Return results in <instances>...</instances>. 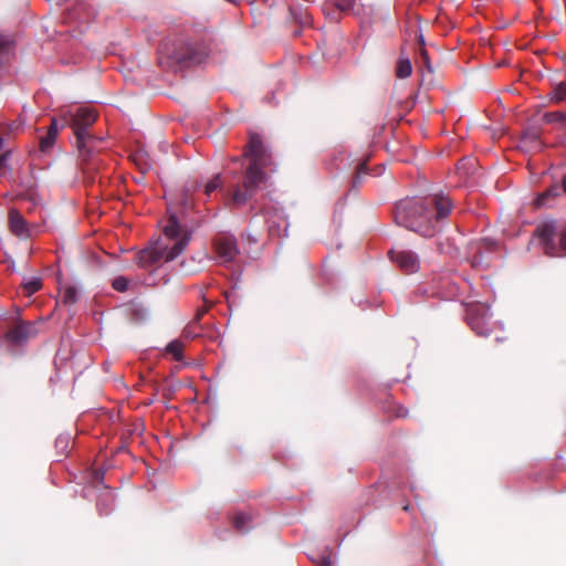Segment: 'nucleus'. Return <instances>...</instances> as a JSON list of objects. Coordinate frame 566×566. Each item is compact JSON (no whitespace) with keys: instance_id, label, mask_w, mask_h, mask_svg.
Listing matches in <instances>:
<instances>
[{"instance_id":"1a4fd4ad","label":"nucleus","mask_w":566,"mask_h":566,"mask_svg":"<svg viewBox=\"0 0 566 566\" xmlns=\"http://www.w3.org/2000/svg\"><path fill=\"white\" fill-rule=\"evenodd\" d=\"M391 260L406 273H415L419 270L418 255L409 250H391Z\"/></svg>"},{"instance_id":"4be33fe9","label":"nucleus","mask_w":566,"mask_h":566,"mask_svg":"<svg viewBox=\"0 0 566 566\" xmlns=\"http://www.w3.org/2000/svg\"><path fill=\"white\" fill-rule=\"evenodd\" d=\"M549 99L553 103H560L566 99V82H560L553 87Z\"/></svg>"},{"instance_id":"39448f33","label":"nucleus","mask_w":566,"mask_h":566,"mask_svg":"<svg viewBox=\"0 0 566 566\" xmlns=\"http://www.w3.org/2000/svg\"><path fill=\"white\" fill-rule=\"evenodd\" d=\"M496 249L495 241L491 239H483L476 242H472L468 250V261L474 269H485L489 262L484 255V252H493Z\"/></svg>"},{"instance_id":"f704fd0d","label":"nucleus","mask_w":566,"mask_h":566,"mask_svg":"<svg viewBox=\"0 0 566 566\" xmlns=\"http://www.w3.org/2000/svg\"><path fill=\"white\" fill-rule=\"evenodd\" d=\"M524 138L530 139V140H537L538 135L536 133H527V134H525Z\"/></svg>"},{"instance_id":"473e14b6","label":"nucleus","mask_w":566,"mask_h":566,"mask_svg":"<svg viewBox=\"0 0 566 566\" xmlns=\"http://www.w3.org/2000/svg\"><path fill=\"white\" fill-rule=\"evenodd\" d=\"M396 416L398 418H406L408 416V410L406 408H403V407H399L397 409Z\"/></svg>"},{"instance_id":"4468645a","label":"nucleus","mask_w":566,"mask_h":566,"mask_svg":"<svg viewBox=\"0 0 566 566\" xmlns=\"http://www.w3.org/2000/svg\"><path fill=\"white\" fill-rule=\"evenodd\" d=\"M199 187L200 185L197 181H192L187 184L179 193L178 205L180 206L182 213H186L193 208V193Z\"/></svg>"},{"instance_id":"f257e3e1","label":"nucleus","mask_w":566,"mask_h":566,"mask_svg":"<svg viewBox=\"0 0 566 566\" xmlns=\"http://www.w3.org/2000/svg\"><path fill=\"white\" fill-rule=\"evenodd\" d=\"M452 210L451 200L442 195L426 198H406L396 203L395 222L424 238H431L439 231V222Z\"/></svg>"},{"instance_id":"f3484780","label":"nucleus","mask_w":566,"mask_h":566,"mask_svg":"<svg viewBox=\"0 0 566 566\" xmlns=\"http://www.w3.org/2000/svg\"><path fill=\"white\" fill-rule=\"evenodd\" d=\"M57 123L55 118L51 119V125L48 129V133L45 136H42L40 138V149L41 151H48L55 143L56 136H57Z\"/></svg>"},{"instance_id":"393cba45","label":"nucleus","mask_w":566,"mask_h":566,"mask_svg":"<svg viewBox=\"0 0 566 566\" xmlns=\"http://www.w3.org/2000/svg\"><path fill=\"white\" fill-rule=\"evenodd\" d=\"M222 186V179H221V175L220 174H217L212 177L211 180H209L206 185H205V195L206 196H210L213 191H216L217 189L221 188Z\"/></svg>"},{"instance_id":"a211bd4d","label":"nucleus","mask_w":566,"mask_h":566,"mask_svg":"<svg viewBox=\"0 0 566 566\" xmlns=\"http://www.w3.org/2000/svg\"><path fill=\"white\" fill-rule=\"evenodd\" d=\"M251 516L244 512H239L232 517V525L239 533H247L250 528Z\"/></svg>"},{"instance_id":"bb28decb","label":"nucleus","mask_w":566,"mask_h":566,"mask_svg":"<svg viewBox=\"0 0 566 566\" xmlns=\"http://www.w3.org/2000/svg\"><path fill=\"white\" fill-rule=\"evenodd\" d=\"M543 118L546 123H566V114L563 112H548Z\"/></svg>"},{"instance_id":"dca6fc26","label":"nucleus","mask_w":566,"mask_h":566,"mask_svg":"<svg viewBox=\"0 0 566 566\" xmlns=\"http://www.w3.org/2000/svg\"><path fill=\"white\" fill-rule=\"evenodd\" d=\"M164 233L168 239L176 240V242L181 240L185 235L190 240L189 234L180 228L176 216L169 217L167 224L164 228Z\"/></svg>"},{"instance_id":"f8f14e48","label":"nucleus","mask_w":566,"mask_h":566,"mask_svg":"<svg viewBox=\"0 0 566 566\" xmlns=\"http://www.w3.org/2000/svg\"><path fill=\"white\" fill-rule=\"evenodd\" d=\"M536 234L543 243L545 253L552 256L558 255V248L555 245V227L553 222L544 223L536 229Z\"/></svg>"},{"instance_id":"5701e85b","label":"nucleus","mask_w":566,"mask_h":566,"mask_svg":"<svg viewBox=\"0 0 566 566\" xmlns=\"http://www.w3.org/2000/svg\"><path fill=\"white\" fill-rule=\"evenodd\" d=\"M166 352L170 354L175 360L180 361L182 360V352H184V344L179 339H175L170 342L166 346Z\"/></svg>"},{"instance_id":"6e6552de","label":"nucleus","mask_w":566,"mask_h":566,"mask_svg":"<svg viewBox=\"0 0 566 566\" xmlns=\"http://www.w3.org/2000/svg\"><path fill=\"white\" fill-rule=\"evenodd\" d=\"M214 251L223 262H232L239 254L237 239L233 235L220 234L214 240Z\"/></svg>"},{"instance_id":"2f4dec72","label":"nucleus","mask_w":566,"mask_h":566,"mask_svg":"<svg viewBox=\"0 0 566 566\" xmlns=\"http://www.w3.org/2000/svg\"><path fill=\"white\" fill-rule=\"evenodd\" d=\"M9 156H10V153H4V154L0 155V171L7 167Z\"/></svg>"},{"instance_id":"ddd939ff","label":"nucleus","mask_w":566,"mask_h":566,"mask_svg":"<svg viewBox=\"0 0 566 566\" xmlns=\"http://www.w3.org/2000/svg\"><path fill=\"white\" fill-rule=\"evenodd\" d=\"M14 42L9 38H0V77L8 73V67L13 59Z\"/></svg>"},{"instance_id":"6ab92c4d","label":"nucleus","mask_w":566,"mask_h":566,"mask_svg":"<svg viewBox=\"0 0 566 566\" xmlns=\"http://www.w3.org/2000/svg\"><path fill=\"white\" fill-rule=\"evenodd\" d=\"M77 296L76 287L67 285L60 293V302L63 305L71 306L77 302Z\"/></svg>"},{"instance_id":"cd10ccee","label":"nucleus","mask_w":566,"mask_h":566,"mask_svg":"<svg viewBox=\"0 0 566 566\" xmlns=\"http://www.w3.org/2000/svg\"><path fill=\"white\" fill-rule=\"evenodd\" d=\"M112 286L117 292H125L128 287V281L124 276H117L114 279Z\"/></svg>"},{"instance_id":"9b49d317","label":"nucleus","mask_w":566,"mask_h":566,"mask_svg":"<svg viewBox=\"0 0 566 566\" xmlns=\"http://www.w3.org/2000/svg\"><path fill=\"white\" fill-rule=\"evenodd\" d=\"M488 312L489 308L482 306L471 307L468 311L469 324L471 328L480 336L489 335V328L486 327Z\"/></svg>"},{"instance_id":"aec40b11","label":"nucleus","mask_w":566,"mask_h":566,"mask_svg":"<svg viewBox=\"0 0 566 566\" xmlns=\"http://www.w3.org/2000/svg\"><path fill=\"white\" fill-rule=\"evenodd\" d=\"M558 195H559V187L557 185H554L537 196V198L535 200V205L537 207L546 206L548 203L549 199L556 198Z\"/></svg>"},{"instance_id":"c756f323","label":"nucleus","mask_w":566,"mask_h":566,"mask_svg":"<svg viewBox=\"0 0 566 566\" xmlns=\"http://www.w3.org/2000/svg\"><path fill=\"white\" fill-rule=\"evenodd\" d=\"M558 250H562L566 253V226L559 232V247Z\"/></svg>"},{"instance_id":"7c9ffc66","label":"nucleus","mask_w":566,"mask_h":566,"mask_svg":"<svg viewBox=\"0 0 566 566\" xmlns=\"http://www.w3.org/2000/svg\"><path fill=\"white\" fill-rule=\"evenodd\" d=\"M171 59H172L176 63H178V64H184V63H186V61H187L188 59H190V57H189V56H186V55H180V54H178L177 52H175V53L172 54Z\"/></svg>"},{"instance_id":"b1692460","label":"nucleus","mask_w":566,"mask_h":566,"mask_svg":"<svg viewBox=\"0 0 566 566\" xmlns=\"http://www.w3.org/2000/svg\"><path fill=\"white\" fill-rule=\"evenodd\" d=\"M24 295L31 296L42 287V282L38 277H32L22 284Z\"/></svg>"},{"instance_id":"c9c22d12","label":"nucleus","mask_w":566,"mask_h":566,"mask_svg":"<svg viewBox=\"0 0 566 566\" xmlns=\"http://www.w3.org/2000/svg\"><path fill=\"white\" fill-rule=\"evenodd\" d=\"M319 566H332L331 560L328 558H323Z\"/></svg>"},{"instance_id":"0eeeda50","label":"nucleus","mask_w":566,"mask_h":566,"mask_svg":"<svg viewBox=\"0 0 566 566\" xmlns=\"http://www.w3.org/2000/svg\"><path fill=\"white\" fill-rule=\"evenodd\" d=\"M8 227L10 232L19 239L27 240L32 237L33 226L15 208H11L8 212Z\"/></svg>"},{"instance_id":"2eb2a0df","label":"nucleus","mask_w":566,"mask_h":566,"mask_svg":"<svg viewBox=\"0 0 566 566\" xmlns=\"http://www.w3.org/2000/svg\"><path fill=\"white\" fill-rule=\"evenodd\" d=\"M289 12L291 20L300 25H310L312 22V18L307 12V9L300 1L291 3Z\"/></svg>"},{"instance_id":"f03ea898","label":"nucleus","mask_w":566,"mask_h":566,"mask_svg":"<svg viewBox=\"0 0 566 566\" xmlns=\"http://www.w3.org/2000/svg\"><path fill=\"white\" fill-rule=\"evenodd\" d=\"M243 157L249 160V165L243 170L242 177L228 189L229 205L235 208L247 205L252 199L266 180L264 170L272 164L271 154L256 133L249 134Z\"/></svg>"},{"instance_id":"412c9836","label":"nucleus","mask_w":566,"mask_h":566,"mask_svg":"<svg viewBox=\"0 0 566 566\" xmlns=\"http://www.w3.org/2000/svg\"><path fill=\"white\" fill-rule=\"evenodd\" d=\"M412 73V65L409 59L400 57L396 65V75L399 78L409 77Z\"/></svg>"},{"instance_id":"423d86ee","label":"nucleus","mask_w":566,"mask_h":566,"mask_svg":"<svg viewBox=\"0 0 566 566\" xmlns=\"http://www.w3.org/2000/svg\"><path fill=\"white\" fill-rule=\"evenodd\" d=\"M38 335L35 323L19 321L6 333V339L12 345H21Z\"/></svg>"},{"instance_id":"72a5a7b5","label":"nucleus","mask_w":566,"mask_h":566,"mask_svg":"<svg viewBox=\"0 0 566 566\" xmlns=\"http://www.w3.org/2000/svg\"><path fill=\"white\" fill-rule=\"evenodd\" d=\"M208 308L209 306H206V307H202V308H199L197 311V315H196V318L199 321L201 319V317L208 312Z\"/></svg>"},{"instance_id":"e433bc0d","label":"nucleus","mask_w":566,"mask_h":566,"mask_svg":"<svg viewBox=\"0 0 566 566\" xmlns=\"http://www.w3.org/2000/svg\"><path fill=\"white\" fill-rule=\"evenodd\" d=\"M562 187H563L564 192H566V175L562 179Z\"/></svg>"},{"instance_id":"7ed1b4c3","label":"nucleus","mask_w":566,"mask_h":566,"mask_svg":"<svg viewBox=\"0 0 566 566\" xmlns=\"http://www.w3.org/2000/svg\"><path fill=\"white\" fill-rule=\"evenodd\" d=\"M96 119V112L88 107H78L75 112L69 113L67 117L65 116V123L71 126L75 136L82 169L87 174L98 169V161L94 154L101 138L88 132Z\"/></svg>"},{"instance_id":"20e7f679","label":"nucleus","mask_w":566,"mask_h":566,"mask_svg":"<svg viewBox=\"0 0 566 566\" xmlns=\"http://www.w3.org/2000/svg\"><path fill=\"white\" fill-rule=\"evenodd\" d=\"M188 243L189 239L187 235L175 242L171 247L157 242L137 254V263L142 268H149L172 261L185 251Z\"/></svg>"},{"instance_id":"c85d7f7f","label":"nucleus","mask_w":566,"mask_h":566,"mask_svg":"<svg viewBox=\"0 0 566 566\" xmlns=\"http://www.w3.org/2000/svg\"><path fill=\"white\" fill-rule=\"evenodd\" d=\"M363 175H367V165L365 161L358 164V166L356 167L355 177L353 179L354 186L360 182V178Z\"/></svg>"},{"instance_id":"9d476101","label":"nucleus","mask_w":566,"mask_h":566,"mask_svg":"<svg viewBox=\"0 0 566 566\" xmlns=\"http://www.w3.org/2000/svg\"><path fill=\"white\" fill-rule=\"evenodd\" d=\"M354 4V0H325L322 10L331 21H339L343 13H347Z\"/></svg>"},{"instance_id":"4c0bfd02","label":"nucleus","mask_w":566,"mask_h":566,"mask_svg":"<svg viewBox=\"0 0 566 566\" xmlns=\"http://www.w3.org/2000/svg\"><path fill=\"white\" fill-rule=\"evenodd\" d=\"M232 177H233V179H237L238 178V174L237 172H232Z\"/></svg>"},{"instance_id":"a878e982","label":"nucleus","mask_w":566,"mask_h":566,"mask_svg":"<svg viewBox=\"0 0 566 566\" xmlns=\"http://www.w3.org/2000/svg\"><path fill=\"white\" fill-rule=\"evenodd\" d=\"M419 69H426L429 73L433 72V67L431 66L429 53L424 48L420 49L419 53Z\"/></svg>"}]
</instances>
